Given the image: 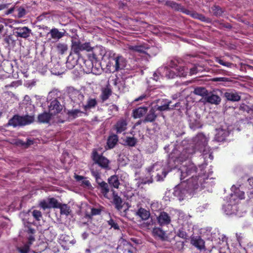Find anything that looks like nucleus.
I'll list each match as a JSON object with an SVG mask.
<instances>
[{"label":"nucleus","mask_w":253,"mask_h":253,"mask_svg":"<svg viewBox=\"0 0 253 253\" xmlns=\"http://www.w3.org/2000/svg\"><path fill=\"white\" fill-rule=\"evenodd\" d=\"M54 118V117L49 112H46L39 114L38 117L39 122L41 123H48L50 120Z\"/></svg>","instance_id":"a878e982"},{"label":"nucleus","mask_w":253,"mask_h":253,"mask_svg":"<svg viewBox=\"0 0 253 253\" xmlns=\"http://www.w3.org/2000/svg\"><path fill=\"white\" fill-rule=\"evenodd\" d=\"M91 173L95 178L96 182L97 183L96 188L100 190L105 198L109 199L110 198L108 194L110 191L109 186L107 183L103 181L101 178L100 172L98 170L94 169L92 167L91 169Z\"/></svg>","instance_id":"f257e3e1"},{"label":"nucleus","mask_w":253,"mask_h":253,"mask_svg":"<svg viewBox=\"0 0 253 253\" xmlns=\"http://www.w3.org/2000/svg\"><path fill=\"white\" fill-rule=\"evenodd\" d=\"M127 126V120L125 118H121L114 126V129L116 130L117 133H121L126 129Z\"/></svg>","instance_id":"dca6fc26"},{"label":"nucleus","mask_w":253,"mask_h":253,"mask_svg":"<svg viewBox=\"0 0 253 253\" xmlns=\"http://www.w3.org/2000/svg\"><path fill=\"white\" fill-rule=\"evenodd\" d=\"M214 82H228L231 80L227 78L224 77H219V78H214L212 80Z\"/></svg>","instance_id":"4d7b16f0"},{"label":"nucleus","mask_w":253,"mask_h":253,"mask_svg":"<svg viewBox=\"0 0 253 253\" xmlns=\"http://www.w3.org/2000/svg\"><path fill=\"white\" fill-rule=\"evenodd\" d=\"M157 220L161 226H163L170 223L171 218L168 213L162 211L160 213L157 217Z\"/></svg>","instance_id":"f3484780"},{"label":"nucleus","mask_w":253,"mask_h":253,"mask_svg":"<svg viewBox=\"0 0 253 253\" xmlns=\"http://www.w3.org/2000/svg\"><path fill=\"white\" fill-rule=\"evenodd\" d=\"M128 49H129V50L133 51H136V52H140V53H144V48L141 46L129 45L128 46Z\"/></svg>","instance_id":"de8ad7c7"},{"label":"nucleus","mask_w":253,"mask_h":253,"mask_svg":"<svg viewBox=\"0 0 253 253\" xmlns=\"http://www.w3.org/2000/svg\"><path fill=\"white\" fill-rule=\"evenodd\" d=\"M125 142L128 146L134 147L137 143V139L133 137H127Z\"/></svg>","instance_id":"79ce46f5"},{"label":"nucleus","mask_w":253,"mask_h":253,"mask_svg":"<svg viewBox=\"0 0 253 253\" xmlns=\"http://www.w3.org/2000/svg\"><path fill=\"white\" fill-rule=\"evenodd\" d=\"M161 74H163V75H165L168 79H173L176 76V74L174 71L169 69L168 66H165L159 68L157 71L154 73V79L157 81L159 80V78L157 77L158 74L161 75Z\"/></svg>","instance_id":"9d476101"},{"label":"nucleus","mask_w":253,"mask_h":253,"mask_svg":"<svg viewBox=\"0 0 253 253\" xmlns=\"http://www.w3.org/2000/svg\"><path fill=\"white\" fill-rule=\"evenodd\" d=\"M71 42V52L77 54L79 57L81 55V51L91 52L94 49V47L91 46L90 42L82 43L80 40H72Z\"/></svg>","instance_id":"7ed1b4c3"},{"label":"nucleus","mask_w":253,"mask_h":253,"mask_svg":"<svg viewBox=\"0 0 253 253\" xmlns=\"http://www.w3.org/2000/svg\"><path fill=\"white\" fill-rule=\"evenodd\" d=\"M218 23L219 24V28L220 29L225 28L226 29H230L232 27V26L228 23H224V22L218 21Z\"/></svg>","instance_id":"6e6d98bb"},{"label":"nucleus","mask_w":253,"mask_h":253,"mask_svg":"<svg viewBox=\"0 0 253 253\" xmlns=\"http://www.w3.org/2000/svg\"><path fill=\"white\" fill-rule=\"evenodd\" d=\"M244 194L245 193L243 191H240L239 189H237L236 192L231 194L230 199L235 200V198L237 197L240 199H243L245 198Z\"/></svg>","instance_id":"4c0bfd02"},{"label":"nucleus","mask_w":253,"mask_h":253,"mask_svg":"<svg viewBox=\"0 0 253 253\" xmlns=\"http://www.w3.org/2000/svg\"><path fill=\"white\" fill-rule=\"evenodd\" d=\"M91 213L92 215H98L100 213V211L97 209H92Z\"/></svg>","instance_id":"338daca9"},{"label":"nucleus","mask_w":253,"mask_h":253,"mask_svg":"<svg viewBox=\"0 0 253 253\" xmlns=\"http://www.w3.org/2000/svg\"><path fill=\"white\" fill-rule=\"evenodd\" d=\"M216 131L215 139L217 141H223L229 135V132L222 128L216 129Z\"/></svg>","instance_id":"4be33fe9"},{"label":"nucleus","mask_w":253,"mask_h":253,"mask_svg":"<svg viewBox=\"0 0 253 253\" xmlns=\"http://www.w3.org/2000/svg\"><path fill=\"white\" fill-rule=\"evenodd\" d=\"M157 111H158L155 109L152 106L146 115L144 119L142 121L143 122L145 123L147 122L151 123L154 122L158 115Z\"/></svg>","instance_id":"a211bd4d"},{"label":"nucleus","mask_w":253,"mask_h":253,"mask_svg":"<svg viewBox=\"0 0 253 253\" xmlns=\"http://www.w3.org/2000/svg\"><path fill=\"white\" fill-rule=\"evenodd\" d=\"M34 121V116L33 115L20 116L18 115H15L9 120L8 125L13 126V127L23 126L32 123Z\"/></svg>","instance_id":"20e7f679"},{"label":"nucleus","mask_w":253,"mask_h":253,"mask_svg":"<svg viewBox=\"0 0 253 253\" xmlns=\"http://www.w3.org/2000/svg\"><path fill=\"white\" fill-rule=\"evenodd\" d=\"M190 243L199 250H205V241L200 236H193L191 237Z\"/></svg>","instance_id":"2eb2a0df"},{"label":"nucleus","mask_w":253,"mask_h":253,"mask_svg":"<svg viewBox=\"0 0 253 253\" xmlns=\"http://www.w3.org/2000/svg\"><path fill=\"white\" fill-rule=\"evenodd\" d=\"M82 184L84 187H87L88 188H91V185L89 181L85 177H84V178L82 180Z\"/></svg>","instance_id":"bf43d9fd"},{"label":"nucleus","mask_w":253,"mask_h":253,"mask_svg":"<svg viewBox=\"0 0 253 253\" xmlns=\"http://www.w3.org/2000/svg\"><path fill=\"white\" fill-rule=\"evenodd\" d=\"M118 141V137L116 134L110 136L107 140V144L109 148L111 149L114 147Z\"/></svg>","instance_id":"72a5a7b5"},{"label":"nucleus","mask_w":253,"mask_h":253,"mask_svg":"<svg viewBox=\"0 0 253 253\" xmlns=\"http://www.w3.org/2000/svg\"><path fill=\"white\" fill-rule=\"evenodd\" d=\"M184 13L190 15L192 18L195 19H198L199 13L196 12H192L185 8L184 11Z\"/></svg>","instance_id":"603ef678"},{"label":"nucleus","mask_w":253,"mask_h":253,"mask_svg":"<svg viewBox=\"0 0 253 253\" xmlns=\"http://www.w3.org/2000/svg\"><path fill=\"white\" fill-rule=\"evenodd\" d=\"M146 97H147V95L145 94H143L141 95V96H140L139 97L135 99L134 101L138 102L139 101H142V100L145 99L146 98Z\"/></svg>","instance_id":"69168bd1"},{"label":"nucleus","mask_w":253,"mask_h":253,"mask_svg":"<svg viewBox=\"0 0 253 253\" xmlns=\"http://www.w3.org/2000/svg\"><path fill=\"white\" fill-rule=\"evenodd\" d=\"M83 113V112L81 111L79 109H73L69 110L68 112V114L70 117H72L73 118H77L79 115Z\"/></svg>","instance_id":"a18cd8bd"},{"label":"nucleus","mask_w":253,"mask_h":253,"mask_svg":"<svg viewBox=\"0 0 253 253\" xmlns=\"http://www.w3.org/2000/svg\"><path fill=\"white\" fill-rule=\"evenodd\" d=\"M171 102L167 99H159L153 103V107L155 109L159 112H162L170 109V104Z\"/></svg>","instance_id":"9b49d317"},{"label":"nucleus","mask_w":253,"mask_h":253,"mask_svg":"<svg viewBox=\"0 0 253 253\" xmlns=\"http://www.w3.org/2000/svg\"><path fill=\"white\" fill-rule=\"evenodd\" d=\"M30 246L26 243L22 247H17V250L20 253H28L30 251Z\"/></svg>","instance_id":"49530a36"},{"label":"nucleus","mask_w":253,"mask_h":253,"mask_svg":"<svg viewBox=\"0 0 253 253\" xmlns=\"http://www.w3.org/2000/svg\"><path fill=\"white\" fill-rule=\"evenodd\" d=\"M153 233L155 236L159 237L162 240H165L167 238L166 232L159 227L154 228Z\"/></svg>","instance_id":"c756f323"},{"label":"nucleus","mask_w":253,"mask_h":253,"mask_svg":"<svg viewBox=\"0 0 253 253\" xmlns=\"http://www.w3.org/2000/svg\"><path fill=\"white\" fill-rule=\"evenodd\" d=\"M65 33L66 31L64 30H63L62 32H60L58 29L54 28L50 30L48 34L50 35L52 39L58 41L65 36Z\"/></svg>","instance_id":"412c9836"},{"label":"nucleus","mask_w":253,"mask_h":253,"mask_svg":"<svg viewBox=\"0 0 253 253\" xmlns=\"http://www.w3.org/2000/svg\"><path fill=\"white\" fill-rule=\"evenodd\" d=\"M224 96L227 100L233 102L239 101L241 99V96L235 91L226 92Z\"/></svg>","instance_id":"393cba45"},{"label":"nucleus","mask_w":253,"mask_h":253,"mask_svg":"<svg viewBox=\"0 0 253 253\" xmlns=\"http://www.w3.org/2000/svg\"><path fill=\"white\" fill-rule=\"evenodd\" d=\"M211 10L213 14L217 17L221 16L223 12L221 8L217 5L211 7Z\"/></svg>","instance_id":"ea45409f"},{"label":"nucleus","mask_w":253,"mask_h":253,"mask_svg":"<svg viewBox=\"0 0 253 253\" xmlns=\"http://www.w3.org/2000/svg\"><path fill=\"white\" fill-rule=\"evenodd\" d=\"M35 241V237L33 235H30L28 238V242L26 244L31 246Z\"/></svg>","instance_id":"0e129e2a"},{"label":"nucleus","mask_w":253,"mask_h":253,"mask_svg":"<svg viewBox=\"0 0 253 253\" xmlns=\"http://www.w3.org/2000/svg\"><path fill=\"white\" fill-rule=\"evenodd\" d=\"M56 48L59 53L63 54L67 51L68 47L66 43H58L56 45Z\"/></svg>","instance_id":"58836bf2"},{"label":"nucleus","mask_w":253,"mask_h":253,"mask_svg":"<svg viewBox=\"0 0 253 253\" xmlns=\"http://www.w3.org/2000/svg\"><path fill=\"white\" fill-rule=\"evenodd\" d=\"M177 61L175 60H170L169 63L168 64V66H169L171 68H176V67L178 66L177 65Z\"/></svg>","instance_id":"e2e57ef3"},{"label":"nucleus","mask_w":253,"mask_h":253,"mask_svg":"<svg viewBox=\"0 0 253 253\" xmlns=\"http://www.w3.org/2000/svg\"><path fill=\"white\" fill-rule=\"evenodd\" d=\"M68 95L74 104L81 105L84 100V95L81 91L73 87H68L66 89Z\"/></svg>","instance_id":"423d86ee"},{"label":"nucleus","mask_w":253,"mask_h":253,"mask_svg":"<svg viewBox=\"0 0 253 253\" xmlns=\"http://www.w3.org/2000/svg\"><path fill=\"white\" fill-rule=\"evenodd\" d=\"M40 206L44 210L46 209H49V205L48 204V202H46L45 201H42L40 203Z\"/></svg>","instance_id":"680f3d73"},{"label":"nucleus","mask_w":253,"mask_h":253,"mask_svg":"<svg viewBox=\"0 0 253 253\" xmlns=\"http://www.w3.org/2000/svg\"><path fill=\"white\" fill-rule=\"evenodd\" d=\"M147 107H140L133 110V116L134 118H140L144 115L147 112Z\"/></svg>","instance_id":"c85d7f7f"},{"label":"nucleus","mask_w":253,"mask_h":253,"mask_svg":"<svg viewBox=\"0 0 253 253\" xmlns=\"http://www.w3.org/2000/svg\"><path fill=\"white\" fill-rule=\"evenodd\" d=\"M112 94V90L108 86L103 88L101 90L100 98L102 101L107 100Z\"/></svg>","instance_id":"2f4dec72"},{"label":"nucleus","mask_w":253,"mask_h":253,"mask_svg":"<svg viewBox=\"0 0 253 253\" xmlns=\"http://www.w3.org/2000/svg\"><path fill=\"white\" fill-rule=\"evenodd\" d=\"M91 158L93 161V164L92 165L90 169L92 168H94L95 165H97L101 169L106 170H108L111 169L110 167V161L103 156L102 154H99L96 150L94 149L91 154Z\"/></svg>","instance_id":"f03ea898"},{"label":"nucleus","mask_w":253,"mask_h":253,"mask_svg":"<svg viewBox=\"0 0 253 253\" xmlns=\"http://www.w3.org/2000/svg\"><path fill=\"white\" fill-rule=\"evenodd\" d=\"M58 208L60 210V214L62 215H68L71 211L70 207L66 204H60Z\"/></svg>","instance_id":"c9c22d12"},{"label":"nucleus","mask_w":253,"mask_h":253,"mask_svg":"<svg viewBox=\"0 0 253 253\" xmlns=\"http://www.w3.org/2000/svg\"><path fill=\"white\" fill-rule=\"evenodd\" d=\"M176 235L179 237L181 238L184 239H187V238L188 237L186 232L182 228L179 229L177 231V232L176 233Z\"/></svg>","instance_id":"8fccbe9b"},{"label":"nucleus","mask_w":253,"mask_h":253,"mask_svg":"<svg viewBox=\"0 0 253 253\" xmlns=\"http://www.w3.org/2000/svg\"><path fill=\"white\" fill-rule=\"evenodd\" d=\"M195 152L193 149L191 148H186L183 150L181 153L180 156L177 158L176 160H174L173 157L170 158L168 162V167L169 169L170 170L175 168L176 166L173 165V163H175L176 162H178V161H183V160H185L188 158L191 154Z\"/></svg>","instance_id":"0eeeda50"},{"label":"nucleus","mask_w":253,"mask_h":253,"mask_svg":"<svg viewBox=\"0 0 253 253\" xmlns=\"http://www.w3.org/2000/svg\"><path fill=\"white\" fill-rule=\"evenodd\" d=\"M197 169L196 167L193 163L188 161L177 169V173L180 176V179L182 180L187 176L196 173Z\"/></svg>","instance_id":"39448f33"},{"label":"nucleus","mask_w":253,"mask_h":253,"mask_svg":"<svg viewBox=\"0 0 253 253\" xmlns=\"http://www.w3.org/2000/svg\"><path fill=\"white\" fill-rule=\"evenodd\" d=\"M191 194V193L188 191V188L182 186V182L179 185H177L174 188L173 192L174 195L178 197L180 201L183 200L186 197L187 194Z\"/></svg>","instance_id":"ddd939ff"},{"label":"nucleus","mask_w":253,"mask_h":253,"mask_svg":"<svg viewBox=\"0 0 253 253\" xmlns=\"http://www.w3.org/2000/svg\"><path fill=\"white\" fill-rule=\"evenodd\" d=\"M136 214L139 216L142 220L148 219L150 215L149 211L142 208L139 209Z\"/></svg>","instance_id":"7c9ffc66"},{"label":"nucleus","mask_w":253,"mask_h":253,"mask_svg":"<svg viewBox=\"0 0 253 253\" xmlns=\"http://www.w3.org/2000/svg\"><path fill=\"white\" fill-rule=\"evenodd\" d=\"M231 200H232L231 199H230L231 203H232ZM233 209V206L232 205V204H228L227 206H225L223 207V210L226 214H232V213H233V211H232L233 209Z\"/></svg>","instance_id":"3c124183"},{"label":"nucleus","mask_w":253,"mask_h":253,"mask_svg":"<svg viewBox=\"0 0 253 253\" xmlns=\"http://www.w3.org/2000/svg\"><path fill=\"white\" fill-rule=\"evenodd\" d=\"M31 30L27 27H19L16 29L15 33L17 37L27 38L30 35Z\"/></svg>","instance_id":"6ab92c4d"},{"label":"nucleus","mask_w":253,"mask_h":253,"mask_svg":"<svg viewBox=\"0 0 253 253\" xmlns=\"http://www.w3.org/2000/svg\"><path fill=\"white\" fill-rule=\"evenodd\" d=\"M18 15L19 17H22L26 14V10L23 7H19L18 9Z\"/></svg>","instance_id":"052dcab7"},{"label":"nucleus","mask_w":253,"mask_h":253,"mask_svg":"<svg viewBox=\"0 0 253 253\" xmlns=\"http://www.w3.org/2000/svg\"><path fill=\"white\" fill-rule=\"evenodd\" d=\"M187 70L188 69L184 67L178 66L176 68H175L176 76L185 77L188 73Z\"/></svg>","instance_id":"e433bc0d"},{"label":"nucleus","mask_w":253,"mask_h":253,"mask_svg":"<svg viewBox=\"0 0 253 253\" xmlns=\"http://www.w3.org/2000/svg\"><path fill=\"white\" fill-rule=\"evenodd\" d=\"M106 56H108L110 59L112 60L115 62V70L117 71L119 70L122 69L126 67V60L125 58H124L121 55H117L116 56L115 53L112 52V51H109L107 52Z\"/></svg>","instance_id":"6e6552de"},{"label":"nucleus","mask_w":253,"mask_h":253,"mask_svg":"<svg viewBox=\"0 0 253 253\" xmlns=\"http://www.w3.org/2000/svg\"><path fill=\"white\" fill-rule=\"evenodd\" d=\"M32 215L34 216V217L37 220H40V218L42 217V213L40 211L38 210H34L32 212Z\"/></svg>","instance_id":"5fc2aeb1"},{"label":"nucleus","mask_w":253,"mask_h":253,"mask_svg":"<svg viewBox=\"0 0 253 253\" xmlns=\"http://www.w3.org/2000/svg\"><path fill=\"white\" fill-rule=\"evenodd\" d=\"M62 109V105L57 99L51 101L50 105H48V111L53 117L60 113Z\"/></svg>","instance_id":"f8f14e48"},{"label":"nucleus","mask_w":253,"mask_h":253,"mask_svg":"<svg viewBox=\"0 0 253 253\" xmlns=\"http://www.w3.org/2000/svg\"><path fill=\"white\" fill-rule=\"evenodd\" d=\"M108 224L115 229H119V226L118 224L113 219H111L108 221Z\"/></svg>","instance_id":"13d9d810"},{"label":"nucleus","mask_w":253,"mask_h":253,"mask_svg":"<svg viewBox=\"0 0 253 253\" xmlns=\"http://www.w3.org/2000/svg\"><path fill=\"white\" fill-rule=\"evenodd\" d=\"M195 146L198 149L202 150L208 144V140L206 136L203 133H199L193 139Z\"/></svg>","instance_id":"4468645a"},{"label":"nucleus","mask_w":253,"mask_h":253,"mask_svg":"<svg viewBox=\"0 0 253 253\" xmlns=\"http://www.w3.org/2000/svg\"><path fill=\"white\" fill-rule=\"evenodd\" d=\"M82 104L84 110L87 111L91 108H94L97 105V101L94 98H89L87 101L86 104Z\"/></svg>","instance_id":"473e14b6"},{"label":"nucleus","mask_w":253,"mask_h":253,"mask_svg":"<svg viewBox=\"0 0 253 253\" xmlns=\"http://www.w3.org/2000/svg\"><path fill=\"white\" fill-rule=\"evenodd\" d=\"M218 92L221 93L220 90L214 91L211 94H210L207 97V102L211 104H219L221 102V98L218 94Z\"/></svg>","instance_id":"aec40b11"},{"label":"nucleus","mask_w":253,"mask_h":253,"mask_svg":"<svg viewBox=\"0 0 253 253\" xmlns=\"http://www.w3.org/2000/svg\"><path fill=\"white\" fill-rule=\"evenodd\" d=\"M71 58V55L70 54L68 58L67 62H66V66L67 67L71 69L73 68H74L76 64L77 60H73L72 61H70V58Z\"/></svg>","instance_id":"09e8293b"},{"label":"nucleus","mask_w":253,"mask_h":253,"mask_svg":"<svg viewBox=\"0 0 253 253\" xmlns=\"http://www.w3.org/2000/svg\"><path fill=\"white\" fill-rule=\"evenodd\" d=\"M194 93L196 95L204 96L207 94V90L205 87H198L194 89Z\"/></svg>","instance_id":"a19ab883"},{"label":"nucleus","mask_w":253,"mask_h":253,"mask_svg":"<svg viewBox=\"0 0 253 253\" xmlns=\"http://www.w3.org/2000/svg\"><path fill=\"white\" fill-rule=\"evenodd\" d=\"M109 185L114 188L118 189L120 185L119 177L116 175H112L108 179Z\"/></svg>","instance_id":"cd10ccee"},{"label":"nucleus","mask_w":253,"mask_h":253,"mask_svg":"<svg viewBox=\"0 0 253 253\" xmlns=\"http://www.w3.org/2000/svg\"><path fill=\"white\" fill-rule=\"evenodd\" d=\"M201 183V180H199L197 176L192 175L191 178L182 182V186L188 188V191L192 193L199 188Z\"/></svg>","instance_id":"1a4fd4ad"},{"label":"nucleus","mask_w":253,"mask_h":253,"mask_svg":"<svg viewBox=\"0 0 253 253\" xmlns=\"http://www.w3.org/2000/svg\"><path fill=\"white\" fill-rule=\"evenodd\" d=\"M165 4L175 11H180L184 13V11L185 10V8L181 4H178L173 1H167Z\"/></svg>","instance_id":"bb28decb"},{"label":"nucleus","mask_w":253,"mask_h":253,"mask_svg":"<svg viewBox=\"0 0 253 253\" xmlns=\"http://www.w3.org/2000/svg\"><path fill=\"white\" fill-rule=\"evenodd\" d=\"M82 60L83 61L84 65H82V66L84 68V70H86V72H90L92 71L93 68L92 61L89 59L84 60L82 59Z\"/></svg>","instance_id":"f704fd0d"},{"label":"nucleus","mask_w":253,"mask_h":253,"mask_svg":"<svg viewBox=\"0 0 253 253\" xmlns=\"http://www.w3.org/2000/svg\"><path fill=\"white\" fill-rule=\"evenodd\" d=\"M48 204L50 208H58L60 204L58 201L54 198L48 199Z\"/></svg>","instance_id":"37998d69"},{"label":"nucleus","mask_w":253,"mask_h":253,"mask_svg":"<svg viewBox=\"0 0 253 253\" xmlns=\"http://www.w3.org/2000/svg\"><path fill=\"white\" fill-rule=\"evenodd\" d=\"M215 61L220 64V65H222L224 66L228 67V68H231L232 66H233V64L230 62H226L224 61L223 60L221 59L220 57H215Z\"/></svg>","instance_id":"c03bdc74"},{"label":"nucleus","mask_w":253,"mask_h":253,"mask_svg":"<svg viewBox=\"0 0 253 253\" xmlns=\"http://www.w3.org/2000/svg\"><path fill=\"white\" fill-rule=\"evenodd\" d=\"M190 127L192 129L200 128L202 125L200 119L196 116L191 117L189 120Z\"/></svg>","instance_id":"b1692460"},{"label":"nucleus","mask_w":253,"mask_h":253,"mask_svg":"<svg viewBox=\"0 0 253 253\" xmlns=\"http://www.w3.org/2000/svg\"><path fill=\"white\" fill-rule=\"evenodd\" d=\"M197 19H199L203 22H205L207 23H210L211 22V20L210 18L205 17L202 14H199Z\"/></svg>","instance_id":"864d4df0"},{"label":"nucleus","mask_w":253,"mask_h":253,"mask_svg":"<svg viewBox=\"0 0 253 253\" xmlns=\"http://www.w3.org/2000/svg\"><path fill=\"white\" fill-rule=\"evenodd\" d=\"M113 194V203L115 206L116 209L118 211H121L123 208V201L120 197H119L117 193H115L113 189L111 190Z\"/></svg>","instance_id":"5701e85b"},{"label":"nucleus","mask_w":253,"mask_h":253,"mask_svg":"<svg viewBox=\"0 0 253 253\" xmlns=\"http://www.w3.org/2000/svg\"><path fill=\"white\" fill-rule=\"evenodd\" d=\"M197 72V68L196 67H194L190 69V74H195Z\"/></svg>","instance_id":"774afa93"}]
</instances>
